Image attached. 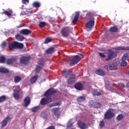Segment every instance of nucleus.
<instances>
[{"instance_id": "15", "label": "nucleus", "mask_w": 129, "mask_h": 129, "mask_svg": "<svg viewBox=\"0 0 129 129\" xmlns=\"http://www.w3.org/2000/svg\"><path fill=\"white\" fill-rule=\"evenodd\" d=\"M13 91V97L15 99H20V91L18 89H14Z\"/></svg>"}, {"instance_id": "34", "label": "nucleus", "mask_w": 129, "mask_h": 129, "mask_svg": "<svg viewBox=\"0 0 129 129\" xmlns=\"http://www.w3.org/2000/svg\"><path fill=\"white\" fill-rule=\"evenodd\" d=\"M118 30V29L116 27L114 26V27H111L109 29V31L110 32H111V33H115L117 32Z\"/></svg>"}, {"instance_id": "38", "label": "nucleus", "mask_w": 129, "mask_h": 129, "mask_svg": "<svg viewBox=\"0 0 129 129\" xmlns=\"http://www.w3.org/2000/svg\"><path fill=\"white\" fill-rule=\"evenodd\" d=\"M94 106V108H99L100 107H101V104L95 102Z\"/></svg>"}, {"instance_id": "10", "label": "nucleus", "mask_w": 129, "mask_h": 129, "mask_svg": "<svg viewBox=\"0 0 129 129\" xmlns=\"http://www.w3.org/2000/svg\"><path fill=\"white\" fill-rule=\"evenodd\" d=\"M104 69L105 70H107V71H113V70H116L115 67H114L113 64L110 63L105 65L104 66Z\"/></svg>"}, {"instance_id": "27", "label": "nucleus", "mask_w": 129, "mask_h": 129, "mask_svg": "<svg viewBox=\"0 0 129 129\" xmlns=\"http://www.w3.org/2000/svg\"><path fill=\"white\" fill-rule=\"evenodd\" d=\"M71 74V73H70V71H67L66 70H64L62 72V76H64L66 77V78H67L68 76H70V75Z\"/></svg>"}, {"instance_id": "51", "label": "nucleus", "mask_w": 129, "mask_h": 129, "mask_svg": "<svg viewBox=\"0 0 129 129\" xmlns=\"http://www.w3.org/2000/svg\"><path fill=\"white\" fill-rule=\"evenodd\" d=\"M22 4L23 5H28L29 4V0H22Z\"/></svg>"}, {"instance_id": "12", "label": "nucleus", "mask_w": 129, "mask_h": 129, "mask_svg": "<svg viewBox=\"0 0 129 129\" xmlns=\"http://www.w3.org/2000/svg\"><path fill=\"white\" fill-rule=\"evenodd\" d=\"M77 124H78V126H79L81 129L88 128V126L87 125V124H86V123H84L83 121H82L81 120H79Z\"/></svg>"}, {"instance_id": "1", "label": "nucleus", "mask_w": 129, "mask_h": 129, "mask_svg": "<svg viewBox=\"0 0 129 129\" xmlns=\"http://www.w3.org/2000/svg\"><path fill=\"white\" fill-rule=\"evenodd\" d=\"M98 54L101 58H103L104 61H110L117 56L116 53L112 50L108 51L107 57L106 58H104L106 57L104 53L99 52Z\"/></svg>"}, {"instance_id": "6", "label": "nucleus", "mask_w": 129, "mask_h": 129, "mask_svg": "<svg viewBox=\"0 0 129 129\" xmlns=\"http://www.w3.org/2000/svg\"><path fill=\"white\" fill-rule=\"evenodd\" d=\"M114 115L115 114L113 112L111 111V110L108 109L104 114V118H106V119H110V118H112Z\"/></svg>"}, {"instance_id": "48", "label": "nucleus", "mask_w": 129, "mask_h": 129, "mask_svg": "<svg viewBox=\"0 0 129 129\" xmlns=\"http://www.w3.org/2000/svg\"><path fill=\"white\" fill-rule=\"evenodd\" d=\"M73 124H72V123L71 122V120H69V121H68V125H67V127L68 128H69V127H71V126H72V125H73Z\"/></svg>"}, {"instance_id": "33", "label": "nucleus", "mask_w": 129, "mask_h": 129, "mask_svg": "<svg viewBox=\"0 0 129 129\" xmlns=\"http://www.w3.org/2000/svg\"><path fill=\"white\" fill-rule=\"evenodd\" d=\"M21 80H22V78L19 76H16L14 78L15 83H19Z\"/></svg>"}, {"instance_id": "5", "label": "nucleus", "mask_w": 129, "mask_h": 129, "mask_svg": "<svg viewBox=\"0 0 129 129\" xmlns=\"http://www.w3.org/2000/svg\"><path fill=\"white\" fill-rule=\"evenodd\" d=\"M60 32L62 37L66 38V37H68L69 34H70V29L68 27H63L62 28Z\"/></svg>"}, {"instance_id": "40", "label": "nucleus", "mask_w": 129, "mask_h": 129, "mask_svg": "<svg viewBox=\"0 0 129 129\" xmlns=\"http://www.w3.org/2000/svg\"><path fill=\"white\" fill-rule=\"evenodd\" d=\"M45 25H46V23H45L44 22H40L39 24V27H40V28L45 27Z\"/></svg>"}, {"instance_id": "56", "label": "nucleus", "mask_w": 129, "mask_h": 129, "mask_svg": "<svg viewBox=\"0 0 129 129\" xmlns=\"http://www.w3.org/2000/svg\"><path fill=\"white\" fill-rule=\"evenodd\" d=\"M30 14H32V13H33V11H30Z\"/></svg>"}, {"instance_id": "13", "label": "nucleus", "mask_w": 129, "mask_h": 129, "mask_svg": "<svg viewBox=\"0 0 129 129\" xmlns=\"http://www.w3.org/2000/svg\"><path fill=\"white\" fill-rule=\"evenodd\" d=\"M20 34L25 35V36H28V35H31V34H32V31L30 30L27 29H22L20 31Z\"/></svg>"}, {"instance_id": "53", "label": "nucleus", "mask_w": 129, "mask_h": 129, "mask_svg": "<svg viewBox=\"0 0 129 129\" xmlns=\"http://www.w3.org/2000/svg\"><path fill=\"white\" fill-rule=\"evenodd\" d=\"M46 129H55V126L51 125L47 127Z\"/></svg>"}, {"instance_id": "9", "label": "nucleus", "mask_w": 129, "mask_h": 129, "mask_svg": "<svg viewBox=\"0 0 129 129\" xmlns=\"http://www.w3.org/2000/svg\"><path fill=\"white\" fill-rule=\"evenodd\" d=\"M52 102V98L50 97L43 98L40 101V104L41 105H45V104H47V103H50Z\"/></svg>"}, {"instance_id": "4", "label": "nucleus", "mask_w": 129, "mask_h": 129, "mask_svg": "<svg viewBox=\"0 0 129 129\" xmlns=\"http://www.w3.org/2000/svg\"><path fill=\"white\" fill-rule=\"evenodd\" d=\"M94 24H95V21H94V17H92L91 19L90 20V21L86 24L87 31H91L92 30V28H93L94 26Z\"/></svg>"}, {"instance_id": "41", "label": "nucleus", "mask_w": 129, "mask_h": 129, "mask_svg": "<svg viewBox=\"0 0 129 129\" xmlns=\"http://www.w3.org/2000/svg\"><path fill=\"white\" fill-rule=\"evenodd\" d=\"M7 99V97L6 96H2L0 97V102H3Z\"/></svg>"}, {"instance_id": "21", "label": "nucleus", "mask_w": 129, "mask_h": 129, "mask_svg": "<svg viewBox=\"0 0 129 129\" xmlns=\"http://www.w3.org/2000/svg\"><path fill=\"white\" fill-rule=\"evenodd\" d=\"M75 88L77 90H83V86L81 82H79L75 85Z\"/></svg>"}, {"instance_id": "55", "label": "nucleus", "mask_w": 129, "mask_h": 129, "mask_svg": "<svg viewBox=\"0 0 129 129\" xmlns=\"http://www.w3.org/2000/svg\"><path fill=\"white\" fill-rule=\"evenodd\" d=\"M126 87H128L129 88V82L128 83L126 84Z\"/></svg>"}, {"instance_id": "50", "label": "nucleus", "mask_w": 129, "mask_h": 129, "mask_svg": "<svg viewBox=\"0 0 129 129\" xmlns=\"http://www.w3.org/2000/svg\"><path fill=\"white\" fill-rule=\"evenodd\" d=\"M99 126L101 128L103 127V126H104V121H101L100 122V124H99Z\"/></svg>"}, {"instance_id": "3", "label": "nucleus", "mask_w": 129, "mask_h": 129, "mask_svg": "<svg viewBox=\"0 0 129 129\" xmlns=\"http://www.w3.org/2000/svg\"><path fill=\"white\" fill-rule=\"evenodd\" d=\"M9 50H14V49H23L24 44L18 41H13L8 46Z\"/></svg>"}, {"instance_id": "19", "label": "nucleus", "mask_w": 129, "mask_h": 129, "mask_svg": "<svg viewBox=\"0 0 129 129\" xmlns=\"http://www.w3.org/2000/svg\"><path fill=\"white\" fill-rule=\"evenodd\" d=\"M75 75H72L70 77V78L69 79L68 81V84H73V83H75Z\"/></svg>"}, {"instance_id": "45", "label": "nucleus", "mask_w": 129, "mask_h": 129, "mask_svg": "<svg viewBox=\"0 0 129 129\" xmlns=\"http://www.w3.org/2000/svg\"><path fill=\"white\" fill-rule=\"evenodd\" d=\"M93 94L94 96H99L101 95V93H100L99 92H98L95 91L93 93Z\"/></svg>"}, {"instance_id": "36", "label": "nucleus", "mask_w": 129, "mask_h": 129, "mask_svg": "<svg viewBox=\"0 0 129 129\" xmlns=\"http://www.w3.org/2000/svg\"><path fill=\"white\" fill-rule=\"evenodd\" d=\"M120 65L122 67H126L127 66V62L125 60L121 59Z\"/></svg>"}, {"instance_id": "28", "label": "nucleus", "mask_w": 129, "mask_h": 129, "mask_svg": "<svg viewBox=\"0 0 129 129\" xmlns=\"http://www.w3.org/2000/svg\"><path fill=\"white\" fill-rule=\"evenodd\" d=\"M32 6L33 8L38 9V8H40V7H41V3L39 2H35L32 4Z\"/></svg>"}, {"instance_id": "20", "label": "nucleus", "mask_w": 129, "mask_h": 129, "mask_svg": "<svg viewBox=\"0 0 129 129\" xmlns=\"http://www.w3.org/2000/svg\"><path fill=\"white\" fill-rule=\"evenodd\" d=\"M114 50L129 51V46H119L117 47H114Z\"/></svg>"}, {"instance_id": "39", "label": "nucleus", "mask_w": 129, "mask_h": 129, "mask_svg": "<svg viewBox=\"0 0 129 129\" xmlns=\"http://www.w3.org/2000/svg\"><path fill=\"white\" fill-rule=\"evenodd\" d=\"M128 58V54L127 53H125L123 54V56L122 57L121 60H126Z\"/></svg>"}, {"instance_id": "18", "label": "nucleus", "mask_w": 129, "mask_h": 129, "mask_svg": "<svg viewBox=\"0 0 129 129\" xmlns=\"http://www.w3.org/2000/svg\"><path fill=\"white\" fill-rule=\"evenodd\" d=\"M17 58L16 57H13L12 58H9L6 60V63L8 64V65H11L13 64L14 62H17Z\"/></svg>"}, {"instance_id": "25", "label": "nucleus", "mask_w": 129, "mask_h": 129, "mask_svg": "<svg viewBox=\"0 0 129 129\" xmlns=\"http://www.w3.org/2000/svg\"><path fill=\"white\" fill-rule=\"evenodd\" d=\"M54 52H55V47H49L46 50L47 54H52V53H54Z\"/></svg>"}, {"instance_id": "17", "label": "nucleus", "mask_w": 129, "mask_h": 129, "mask_svg": "<svg viewBox=\"0 0 129 129\" xmlns=\"http://www.w3.org/2000/svg\"><path fill=\"white\" fill-rule=\"evenodd\" d=\"M4 14L7 16L8 17H9V18H11V17L13 16V10L11 9H8L7 11L3 12L2 14L4 15Z\"/></svg>"}, {"instance_id": "14", "label": "nucleus", "mask_w": 129, "mask_h": 129, "mask_svg": "<svg viewBox=\"0 0 129 129\" xmlns=\"http://www.w3.org/2000/svg\"><path fill=\"white\" fill-rule=\"evenodd\" d=\"M31 103V98L29 96H26L24 100V105L25 107H28Z\"/></svg>"}, {"instance_id": "24", "label": "nucleus", "mask_w": 129, "mask_h": 129, "mask_svg": "<svg viewBox=\"0 0 129 129\" xmlns=\"http://www.w3.org/2000/svg\"><path fill=\"white\" fill-rule=\"evenodd\" d=\"M119 59L116 58L113 60V66L115 67L116 70H117V66L120 64Z\"/></svg>"}, {"instance_id": "11", "label": "nucleus", "mask_w": 129, "mask_h": 129, "mask_svg": "<svg viewBox=\"0 0 129 129\" xmlns=\"http://www.w3.org/2000/svg\"><path fill=\"white\" fill-rule=\"evenodd\" d=\"M51 112L54 114V115H55V116L57 117H58L60 114H61V112L60 111L59 108H53L51 109Z\"/></svg>"}, {"instance_id": "43", "label": "nucleus", "mask_w": 129, "mask_h": 129, "mask_svg": "<svg viewBox=\"0 0 129 129\" xmlns=\"http://www.w3.org/2000/svg\"><path fill=\"white\" fill-rule=\"evenodd\" d=\"M6 62V57L5 56H1L0 57V63H5Z\"/></svg>"}, {"instance_id": "8", "label": "nucleus", "mask_w": 129, "mask_h": 129, "mask_svg": "<svg viewBox=\"0 0 129 129\" xmlns=\"http://www.w3.org/2000/svg\"><path fill=\"white\" fill-rule=\"evenodd\" d=\"M31 59V56H22L20 57V62L24 65L28 64L29 61Z\"/></svg>"}, {"instance_id": "16", "label": "nucleus", "mask_w": 129, "mask_h": 129, "mask_svg": "<svg viewBox=\"0 0 129 129\" xmlns=\"http://www.w3.org/2000/svg\"><path fill=\"white\" fill-rule=\"evenodd\" d=\"M11 119V117L9 116H7L2 122V127H5L8 124L9 120Z\"/></svg>"}, {"instance_id": "32", "label": "nucleus", "mask_w": 129, "mask_h": 129, "mask_svg": "<svg viewBox=\"0 0 129 129\" xmlns=\"http://www.w3.org/2000/svg\"><path fill=\"white\" fill-rule=\"evenodd\" d=\"M10 71L9 70L5 68H0V73H9Z\"/></svg>"}, {"instance_id": "35", "label": "nucleus", "mask_w": 129, "mask_h": 129, "mask_svg": "<svg viewBox=\"0 0 129 129\" xmlns=\"http://www.w3.org/2000/svg\"><path fill=\"white\" fill-rule=\"evenodd\" d=\"M39 109H40V106H36L32 108L31 111L32 112H36V111H38Z\"/></svg>"}, {"instance_id": "37", "label": "nucleus", "mask_w": 129, "mask_h": 129, "mask_svg": "<svg viewBox=\"0 0 129 129\" xmlns=\"http://www.w3.org/2000/svg\"><path fill=\"white\" fill-rule=\"evenodd\" d=\"M95 104V102H94V101H93V100H91L89 102V105L91 107H94V108L95 107V106H94Z\"/></svg>"}, {"instance_id": "26", "label": "nucleus", "mask_w": 129, "mask_h": 129, "mask_svg": "<svg viewBox=\"0 0 129 129\" xmlns=\"http://www.w3.org/2000/svg\"><path fill=\"white\" fill-rule=\"evenodd\" d=\"M96 74L100 75V76H104V75H105L104 71L100 69L96 71Z\"/></svg>"}, {"instance_id": "22", "label": "nucleus", "mask_w": 129, "mask_h": 129, "mask_svg": "<svg viewBox=\"0 0 129 129\" xmlns=\"http://www.w3.org/2000/svg\"><path fill=\"white\" fill-rule=\"evenodd\" d=\"M79 15H80L79 12H76L75 13L74 19L73 20V24H76L77 23V21H78V19H79Z\"/></svg>"}, {"instance_id": "31", "label": "nucleus", "mask_w": 129, "mask_h": 129, "mask_svg": "<svg viewBox=\"0 0 129 129\" xmlns=\"http://www.w3.org/2000/svg\"><path fill=\"white\" fill-rule=\"evenodd\" d=\"M37 79H38V75H35L31 79V82L32 84H34V83H36L37 81Z\"/></svg>"}, {"instance_id": "54", "label": "nucleus", "mask_w": 129, "mask_h": 129, "mask_svg": "<svg viewBox=\"0 0 129 129\" xmlns=\"http://www.w3.org/2000/svg\"><path fill=\"white\" fill-rule=\"evenodd\" d=\"M22 27H24V24H20L19 26H17V28H22Z\"/></svg>"}, {"instance_id": "2", "label": "nucleus", "mask_w": 129, "mask_h": 129, "mask_svg": "<svg viewBox=\"0 0 129 129\" xmlns=\"http://www.w3.org/2000/svg\"><path fill=\"white\" fill-rule=\"evenodd\" d=\"M72 59L70 62L71 66H74L76 65L79 61H81L83 58H84V55L82 54H79L78 55H73L72 56Z\"/></svg>"}, {"instance_id": "47", "label": "nucleus", "mask_w": 129, "mask_h": 129, "mask_svg": "<svg viewBox=\"0 0 129 129\" xmlns=\"http://www.w3.org/2000/svg\"><path fill=\"white\" fill-rule=\"evenodd\" d=\"M39 65H41V66H44V60L43 59H40L39 60Z\"/></svg>"}, {"instance_id": "46", "label": "nucleus", "mask_w": 129, "mask_h": 129, "mask_svg": "<svg viewBox=\"0 0 129 129\" xmlns=\"http://www.w3.org/2000/svg\"><path fill=\"white\" fill-rule=\"evenodd\" d=\"M41 70L42 67H40L39 66H37L36 68V72L37 73H38V72H40Z\"/></svg>"}, {"instance_id": "49", "label": "nucleus", "mask_w": 129, "mask_h": 129, "mask_svg": "<svg viewBox=\"0 0 129 129\" xmlns=\"http://www.w3.org/2000/svg\"><path fill=\"white\" fill-rule=\"evenodd\" d=\"M52 41V39L50 38H46L44 41V44H48V43H50V42Z\"/></svg>"}, {"instance_id": "30", "label": "nucleus", "mask_w": 129, "mask_h": 129, "mask_svg": "<svg viewBox=\"0 0 129 129\" xmlns=\"http://www.w3.org/2000/svg\"><path fill=\"white\" fill-rule=\"evenodd\" d=\"M61 105V101H57L55 103H53L49 105V107H53V106H60Z\"/></svg>"}, {"instance_id": "42", "label": "nucleus", "mask_w": 129, "mask_h": 129, "mask_svg": "<svg viewBox=\"0 0 129 129\" xmlns=\"http://www.w3.org/2000/svg\"><path fill=\"white\" fill-rule=\"evenodd\" d=\"M123 118V115L119 114L117 116L116 119L117 120L119 121V120H121V119H122Z\"/></svg>"}, {"instance_id": "52", "label": "nucleus", "mask_w": 129, "mask_h": 129, "mask_svg": "<svg viewBox=\"0 0 129 129\" xmlns=\"http://www.w3.org/2000/svg\"><path fill=\"white\" fill-rule=\"evenodd\" d=\"M118 86H119V87H122V88L124 87V84H123L121 83H118Z\"/></svg>"}, {"instance_id": "29", "label": "nucleus", "mask_w": 129, "mask_h": 129, "mask_svg": "<svg viewBox=\"0 0 129 129\" xmlns=\"http://www.w3.org/2000/svg\"><path fill=\"white\" fill-rule=\"evenodd\" d=\"M86 99V97L81 96L79 97L77 99L78 102H84L85 100Z\"/></svg>"}, {"instance_id": "7", "label": "nucleus", "mask_w": 129, "mask_h": 129, "mask_svg": "<svg viewBox=\"0 0 129 129\" xmlns=\"http://www.w3.org/2000/svg\"><path fill=\"white\" fill-rule=\"evenodd\" d=\"M57 92V90L51 88L50 89H48L44 94V96H50V95H53V94H54V93H56Z\"/></svg>"}, {"instance_id": "23", "label": "nucleus", "mask_w": 129, "mask_h": 129, "mask_svg": "<svg viewBox=\"0 0 129 129\" xmlns=\"http://www.w3.org/2000/svg\"><path fill=\"white\" fill-rule=\"evenodd\" d=\"M15 38L17 41H19L20 42H22V41H24V39H25V37H24V36L20 35V34H17L15 36Z\"/></svg>"}, {"instance_id": "44", "label": "nucleus", "mask_w": 129, "mask_h": 129, "mask_svg": "<svg viewBox=\"0 0 129 129\" xmlns=\"http://www.w3.org/2000/svg\"><path fill=\"white\" fill-rule=\"evenodd\" d=\"M1 47L3 49H5L7 47V42L4 41L1 44Z\"/></svg>"}]
</instances>
